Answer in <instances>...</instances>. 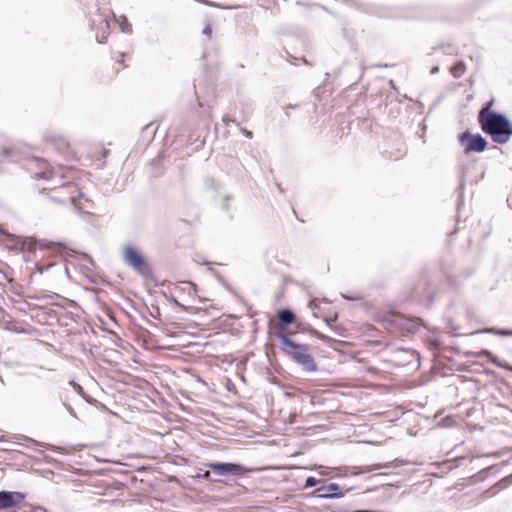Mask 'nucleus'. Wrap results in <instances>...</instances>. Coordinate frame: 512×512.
<instances>
[{"label":"nucleus","instance_id":"6ab92c4d","mask_svg":"<svg viewBox=\"0 0 512 512\" xmlns=\"http://www.w3.org/2000/svg\"><path fill=\"white\" fill-rule=\"evenodd\" d=\"M308 307L313 311V316L318 318L319 316L316 312V309L318 308V299L317 298L311 299L308 303Z\"/></svg>","mask_w":512,"mask_h":512},{"label":"nucleus","instance_id":"a211bd4d","mask_svg":"<svg viewBox=\"0 0 512 512\" xmlns=\"http://www.w3.org/2000/svg\"><path fill=\"white\" fill-rule=\"evenodd\" d=\"M489 332L491 333H495L497 335H501V336H512V330H508V329H489L488 330Z\"/></svg>","mask_w":512,"mask_h":512},{"label":"nucleus","instance_id":"f257e3e1","mask_svg":"<svg viewBox=\"0 0 512 512\" xmlns=\"http://www.w3.org/2000/svg\"><path fill=\"white\" fill-rule=\"evenodd\" d=\"M494 100L488 101L479 111L478 121L481 129L490 135L493 142L506 144L512 136V123L501 113L492 110Z\"/></svg>","mask_w":512,"mask_h":512},{"label":"nucleus","instance_id":"f3484780","mask_svg":"<svg viewBox=\"0 0 512 512\" xmlns=\"http://www.w3.org/2000/svg\"><path fill=\"white\" fill-rule=\"evenodd\" d=\"M420 320L419 319H409L407 320V331L408 332H414L416 331L420 326Z\"/></svg>","mask_w":512,"mask_h":512},{"label":"nucleus","instance_id":"cd10ccee","mask_svg":"<svg viewBox=\"0 0 512 512\" xmlns=\"http://www.w3.org/2000/svg\"><path fill=\"white\" fill-rule=\"evenodd\" d=\"M335 320H336V316L334 318L325 319V321L327 322L328 325H331V323L334 322Z\"/></svg>","mask_w":512,"mask_h":512},{"label":"nucleus","instance_id":"dca6fc26","mask_svg":"<svg viewBox=\"0 0 512 512\" xmlns=\"http://www.w3.org/2000/svg\"><path fill=\"white\" fill-rule=\"evenodd\" d=\"M119 22V26L122 32L130 34L132 33V25L129 23L127 18L125 16H121L120 20H117Z\"/></svg>","mask_w":512,"mask_h":512},{"label":"nucleus","instance_id":"ddd939ff","mask_svg":"<svg viewBox=\"0 0 512 512\" xmlns=\"http://www.w3.org/2000/svg\"><path fill=\"white\" fill-rule=\"evenodd\" d=\"M37 164L39 166L40 171L36 173V175L43 179L52 178L54 172L50 169V165L45 160H38Z\"/></svg>","mask_w":512,"mask_h":512},{"label":"nucleus","instance_id":"0eeeda50","mask_svg":"<svg viewBox=\"0 0 512 512\" xmlns=\"http://www.w3.org/2000/svg\"><path fill=\"white\" fill-rule=\"evenodd\" d=\"M25 499V494L18 491H0V510L17 507Z\"/></svg>","mask_w":512,"mask_h":512},{"label":"nucleus","instance_id":"b1692460","mask_svg":"<svg viewBox=\"0 0 512 512\" xmlns=\"http://www.w3.org/2000/svg\"><path fill=\"white\" fill-rule=\"evenodd\" d=\"M240 130L245 135V137H247L249 139H251L253 137V134L251 131H248L245 128H241Z\"/></svg>","mask_w":512,"mask_h":512},{"label":"nucleus","instance_id":"39448f33","mask_svg":"<svg viewBox=\"0 0 512 512\" xmlns=\"http://www.w3.org/2000/svg\"><path fill=\"white\" fill-rule=\"evenodd\" d=\"M63 191H67V196H63L60 200L61 203H71L75 206L76 209L79 211H86L88 208V205L90 201L84 197L82 193H78L76 195V186L73 184H67L62 186Z\"/></svg>","mask_w":512,"mask_h":512},{"label":"nucleus","instance_id":"1a4fd4ad","mask_svg":"<svg viewBox=\"0 0 512 512\" xmlns=\"http://www.w3.org/2000/svg\"><path fill=\"white\" fill-rule=\"evenodd\" d=\"M322 490H326V493H322V494H317L318 497L320 498H341L343 497V494L342 493H337V491L339 490V485L336 484V483H330L329 485L325 486V487H321V488H318L315 493H319L320 491Z\"/></svg>","mask_w":512,"mask_h":512},{"label":"nucleus","instance_id":"5701e85b","mask_svg":"<svg viewBox=\"0 0 512 512\" xmlns=\"http://www.w3.org/2000/svg\"><path fill=\"white\" fill-rule=\"evenodd\" d=\"M311 333L313 335H315L317 338L321 339V340H327L328 337H326L325 335L321 334L320 332L316 331V330H312Z\"/></svg>","mask_w":512,"mask_h":512},{"label":"nucleus","instance_id":"6e6552de","mask_svg":"<svg viewBox=\"0 0 512 512\" xmlns=\"http://www.w3.org/2000/svg\"><path fill=\"white\" fill-rule=\"evenodd\" d=\"M400 464V461L396 460L395 462L391 463V464H375V465H367V466H354L352 467V470H351V473L353 475H359V474H363V473H368V472H372L374 470H378V469H381V468H388V467H397L399 466Z\"/></svg>","mask_w":512,"mask_h":512},{"label":"nucleus","instance_id":"7ed1b4c3","mask_svg":"<svg viewBox=\"0 0 512 512\" xmlns=\"http://www.w3.org/2000/svg\"><path fill=\"white\" fill-rule=\"evenodd\" d=\"M122 259L126 265L131 267L139 275L149 277L152 274L148 260L135 246L125 245L122 250Z\"/></svg>","mask_w":512,"mask_h":512},{"label":"nucleus","instance_id":"c756f323","mask_svg":"<svg viewBox=\"0 0 512 512\" xmlns=\"http://www.w3.org/2000/svg\"><path fill=\"white\" fill-rule=\"evenodd\" d=\"M108 154V151L107 150H103V157H106Z\"/></svg>","mask_w":512,"mask_h":512},{"label":"nucleus","instance_id":"f03ea898","mask_svg":"<svg viewBox=\"0 0 512 512\" xmlns=\"http://www.w3.org/2000/svg\"><path fill=\"white\" fill-rule=\"evenodd\" d=\"M277 338L281 342L282 351L293 359L294 362L301 365L305 371H316L317 365L309 353L307 345L298 344L292 341L286 332L278 331Z\"/></svg>","mask_w":512,"mask_h":512},{"label":"nucleus","instance_id":"a878e982","mask_svg":"<svg viewBox=\"0 0 512 512\" xmlns=\"http://www.w3.org/2000/svg\"><path fill=\"white\" fill-rule=\"evenodd\" d=\"M223 121H224L225 123H230V122L234 123V122H235V120H234V119H231V118H229V117H224V118H223Z\"/></svg>","mask_w":512,"mask_h":512},{"label":"nucleus","instance_id":"bb28decb","mask_svg":"<svg viewBox=\"0 0 512 512\" xmlns=\"http://www.w3.org/2000/svg\"><path fill=\"white\" fill-rule=\"evenodd\" d=\"M187 285L190 286L191 289H193L194 291H196V285L192 282H186Z\"/></svg>","mask_w":512,"mask_h":512},{"label":"nucleus","instance_id":"9d476101","mask_svg":"<svg viewBox=\"0 0 512 512\" xmlns=\"http://www.w3.org/2000/svg\"><path fill=\"white\" fill-rule=\"evenodd\" d=\"M31 241L33 243L34 248L54 250L58 253H61L64 249L62 244L58 242H50L44 239H32Z\"/></svg>","mask_w":512,"mask_h":512},{"label":"nucleus","instance_id":"393cba45","mask_svg":"<svg viewBox=\"0 0 512 512\" xmlns=\"http://www.w3.org/2000/svg\"><path fill=\"white\" fill-rule=\"evenodd\" d=\"M439 72V67L438 66H435L431 69V74H437Z\"/></svg>","mask_w":512,"mask_h":512},{"label":"nucleus","instance_id":"4468645a","mask_svg":"<svg viewBox=\"0 0 512 512\" xmlns=\"http://www.w3.org/2000/svg\"><path fill=\"white\" fill-rule=\"evenodd\" d=\"M479 354L489 358L496 366L500 368L511 369V367L506 362L499 361L498 358L489 350L484 349Z\"/></svg>","mask_w":512,"mask_h":512},{"label":"nucleus","instance_id":"f8f14e48","mask_svg":"<svg viewBox=\"0 0 512 512\" xmlns=\"http://www.w3.org/2000/svg\"><path fill=\"white\" fill-rule=\"evenodd\" d=\"M512 483V475L510 476H507L506 478L502 479L501 481H499L497 484H495L493 487H491L490 489L486 490L484 492V496L485 497H491V496H494L496 493H498L501 489L507 487L508 485H510Z\"/></svg>","mask_w":512,"mask_h":512},{"label":"nucleus","instance_id":"423d86ee","mask_svg":"<svg viewBox=\"0 0 512 512\" xmlns=\"http://www.w3.org/2000/svg\"><path fill=\"white\" fill-rule=\"evenodd\" d=\"M207 467L219 476H240L244 475L247 472V470L241 464L238 463L212 462L208 463Z\"/></svg>","mask_w":512,"mask_h":512},{"label":"nucleus","instance_id":"c85d7f7f","mask_svg":"<svg viewBox=\"0 0 512 512\" xmlns=\"http://www.w3.org/2000/svg\"><path fill=\"white\" fill-rule=\"evenodd\" d=\"M204 478L207 479V480H211L210 473L209 472H205Z\"/></svg>","mask_w":512,"mask_h":512},{"label":"nucleus","instance_id":"aec40b11","mask_svg":"<svg viewBox=\"0 0 512 512\" xmlns=\"http://www.w3.org/2000/svg\"><path fill=\"white\" fill-rule=\"evenodd\" d=\"M205 186L208 189H213V190H217L218 189L217 182L214 179H212V178H208V179L205 180Z\"/></svg>","mask_w":512,"mask_h":512},{"label":"nucleus","instance_id":"4be33fe9","mask_svg":"<svg viewBox=\"0 0 512 512\" xmlns=\"http://www.w3.org/2000/svg\"><path fill=\"white\" fill-rule=\"evenodd\" d=\"M202 33H203L204 35H206V36L210 37V36H211V33H212L211 25H210V24H207V25L204 27V29H203Z\"/></svg>","mask_w":512,"mask_h":512},{"label":"nucleus","instance_id":"412c9836","mask_svg":"<svg viewBox=\"0 0 512 512\" xmlns=\"http://www.w3.org/2000/svg\"><path fill=\"white\" fill-rule=\"evenodd\" d=\"M318 483V480L315 478V477H308L305 481V488H311V487H314L316 486Z\"/></svg>","mask_w":512,"mask_h":512},{"label":"nucleus","instance_id":"9b49d317","mask_svg":"<svg viewBox=\"0 0 512 512\" xmlns=\"http://www.w3.org/2000/svg\"><path fill=\"white\" fill-rule=\"evenodd\" d=\"M278 319H279V331H284V327L291 324L294 319L295 315L294 313L287 308H283L278 311Z\"/></svg>","mask_w":512,"mask_h":512},{"label":"nucleus","instance_id":"20e7f679","mask_svg":"<svg viewBox=\"0 0 512 512\" xmlns=\"http://www.w3.org/2000/svg\"><path fill=\"white\" fill-rule=\"evenodd\" d=\"M459 142L465 145L464 152H483L487 147V141L480 134H471L465 131L459 135Z\"/></svg>","mask_w":512,"mask_h":512},{"label":"nucleus","instance_id":"2eb2a0df","mask_svg":"<svg viewBox=\"0 0 512 512\" xmlns=\"http://www.w3.org/2000/svg\"><path fill=\"white\" fill-rule=\"evenodd\" d=\"M466 71V65L464 62L462 61H459L457 62L455 65H453L450 69V72L451 74L455 77V78H460L461 76H463V74L465 73Z\"/></svg>","mask_w":512,"mask_h":512}]
</instances>
